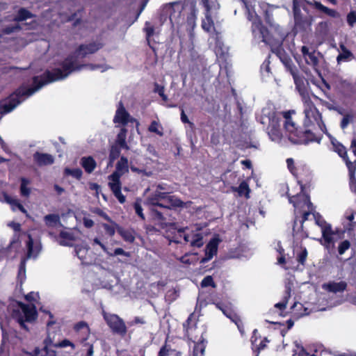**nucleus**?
<instances>
[{
    "mask_svg": "<svg viewBox=\"0 0 356 356\" xmlns=\"http://www.w3.org/2000/svg\"><path fill=\"white\" fill-rule=\"evenodd\" d=\"M44 222L48 228L63 227L60 222V217L57 213L47 214L43 218Z\"/></svg>",
    "mask_w": 356,
    "mask_h": 356,
    "instance_id": "c9c22d12",
    "label": "nucleus"
},
{
    "mask_svg": "<svg viewBox=\"0 0 356 356\" xmlns=\"http://www.w3.org/2000/svg\"><path fill=\"white\" fill-rule=\"evenodd\" d=\"M104 46V44L100 41H93L88 44H81L79 45L74 54L71 55H74L76 60L78 57L83 58L88 54H93L97 52L99 49L103 48Z\"/></svg>",
    "mask_w": 356,
    "mask_h": 356,
    "instance_id": "ddd939ff",
    "label": "nucleus"
},
{
    "mask_svg": "<svg viewBox=\"0 0 356 356\" xmlns=\"http://www.w3.org/2000/svg\"><path fill=\"white\" fill-rule=\"evenodd\" d=\"M301 53L305 59V63L312 67L315 71H318L319 60L317 55L321 54L320 52H317L315 50L310 51L309 48L307 46H302L301 47Z\"/></svg>",
    "mask_w": 356,
    "mask_h": 356,
    "instance_id": "f3484780",
    "label": "nucleus"
},
{
    "mask_svg": "<svg viewBox=\"0 0 356 356\" xmlns=\"http://www.w3.org/2000/svg\"><path fill=\"white\" fill-rule=\"evenodd\" d=\"M148 131L151 133L156 134L157 135L162 136L163 135V127L156 120H153L149 127Z\"/></svg>",
    "mask_w": 356,
    "mask_h": 356,
    "instance_id": "864d4df0",
    "label": "nucleus"
},
{
    "mask_svg": "<svg viewBox=\"0 0 356 356\" xmlns=\"http://www.w3.org/2000/svg\"><path fill=\"white\" fill-rule=\"evenodd\" d=\"M184 239L186 243H190L193 247L200 248L203 245V236L200 233L184 234Z\"/></svg>",
    "mask_w": 356,
    "mask_h": 356,
    "instance_id": "473e14b6",
    "label": "nucleus"
},
{
    "mask_svg": "<svg viewBox=\"0 0 356 356\" xmlns=\"http://www.w3.org/2000/svg\"><path fill=\"white\" fill-rule=\"evenodd\" d=\"M197 10L195 8V5L192 6L191 8V12L187 17V23L188 25H190L193 27L195 24V21H196V18H197Z\"/></svg>",
    "mask_w": 356,
    "mask_h": 356,
    "instance_id": "4d7b16f0",
    "label": "nucleus"
},
{
    "mask_svg": "<svg viewBox=\"0 0 356 356\" xmlns=\"http://www.w3.org/2000/svg\"><path fill=\"white\" fill-rule=\"evenodd\" d=\"M130 169L133 172H136L143 176L150 177L152 175V172L151 171H147L144 165L141 167H136L132 163V162L130 165Z\"/></svg>",
    "mask_w": 356,
    "mask_h": 356,
    "instance_id": "5fc2aeb1",
    "label": "nucleus"
},
{
    "mask_svg": "<svg viewBox=\"0 0 356 356\" xmlns=\"http://www.w3.org/2000/svg\"><path fill=\"white\" fill-rule=\"evenodd\" d=\"M348 170L349 179L351 182L356 183V160L354 162L350 161L348 156L343 159Z\"/></svg>",
    "mask_w": 356,
    "mask_h": 356,
    "instance_id": "a18cd8bd",
    "label": "nucleus"
},
{
    "mask_svg": "<svg viewBox=\"0 0 356 356\" xmlns=\"http://www.w3.org/2000/svg\"><path fill=\"white\" fill-rule=\"evenodd\" d=\"M61 68H54L52 70H47L42 74L33 77L31 86L29 88L24 86V100L29 97L43 86L65 79L71 73L79 71L84 67H88L91 70L103 68L99 64H79L74 55H68L59 63Z\"/></svg>",
    "mask_w": 356,
    "mask_h": 356,
    "instance_id": "f257e3e1",
    "label": "nucleus"
},
{
    "mask_svg": "<svg viewBox=\"0 0 356 356\" xmlns=\"http://www.w3.org/2000/svg\"><path fill=\"white\" fill-rule=\"evenodd\" d=\"M290 74L293 76L296 89L298 92L309 89V82L305 79L304 76L298 74V70L297 68L295 69V70L291 72Z\"/></svg>",
    "mask_w": 356,
    "mask_h": 356,
    "instance_id": "5701e85b",
    "label": "nucleus"
},
{
    "mask_svg": "<svg viewBox=\"0 0 356 356\" xmlns=\"http://www.w3.org/2000/svg\"><path fill=\"white\" fill-rule=\"evenodd\" d=\"M316 223L321 227L323 238L327 244H330L333 242L334 232L330 224H327L324 220H320L316 218Z\"/></svg>",
    "mask_w": 356,
    "mask_h": 356,
    "instance_id": "b1692460",
    "label": "nucleus"
},
{
    "mask_svg": "<svg viewBox=\"0 0 356 356\" xmlns=\"http://www.w3.org/2000/svg\"><path fill=\"white\" fill-rule=\"evenodd\" d=\"M22 100V86L5 99L0 101V113L6 114L12 111Z\"/></svg>",
    "mask_w": 356,
    "mask_h": 356,
    "instance_id": "1a4fd4ad",
    "label": "nucleus"
},
{
    "mask_svg": "<svg viewBox=\"0 0 356 356\" xmlns=\"http://www.w3.org/2000/svg\"><path fill=\"white\" fill-rule=\"evenodd\" d=\"M296 177L300 186L301 192H304L306 187L310 186L312 175L309 170L302 169V172H298Z\"/></svg>",
    "mask_w": 356,
    "mask_h": 356,
    "instance_id": "cd10ccee",
    "label": "nucleus"
},
{
    "mask_svg": "<svg viewBox=\"0 0 356 356\" xmlns=\"http://www.w3.org/2000/svg\"><path fill=\"white\" fill-rule=\"evenodd\" d=\"M143 31L145 33V38L148 46L152 49L154 52L156 51V48L151 44V38L154 34V27L151 24L150 22H146Z\"/></svg>",
    "mask_w": 356,
    "mask_h": 356,
    "instance_id": "c03bdc74",
    "label": "nucleus"
},
{
    "mask_svg": "<svg viewBox=\"0 0 356 356\" xmlns=\"http://www.w3.org/2000/svg\"><path fill=\"white\" fill-rule=\"evenodd\" d=\"M7 312L9 314L8 322L10 323L14 321L22 328V302L13 299L10 300L7 307Z\"/></svg>",
    "mask_w": 356,
    "mask_h": 356,
    "instance_id": "4468645a",
    "label": "nucleus"
},
{
    "mask_svg": "<svg viewBox=\"0 0 356 356\" xmlns=\"http://www.w3.org/2000/svg\"><path fill=\"white\" fill-rule=\"evenodd\" d=\"M353 115L350 113H346L343 115L341 122L340 127L342 129H345L348 127V124L353 122Z\"/></svg>",
    "mask_w": 356,
    "mask_h": 356,
    "instance_id": "0e129e2a",
    "label": "nucleus"
},
{
    "mask_svg": "<svg viewBox=\"0 0 356 356\" xmlns=\"http://www.w3.org/2000/svg\"><path fill=\"white\" fill-rule=\"evenodd\" d=\"M211 303L214 304L216 308L220 309L226 317L235 323L241 334L243 333L244 326L243 321L241 319V317L233 309L230 303H225L222 302H212Z\"/></svg>",
    "mask_w": 356,
    "mask_h": 356,
    "instance_id": "9d476101",
    "label": "nucleus"
},
{
    "mask_svg": "<svg viewBox=\"0 0 356 356\" xmlns=\"http://www.w3.org/2000/svg\"><path fill=\"white\" fill-rule=\"evenodd\" d=\"M307 250L305 247H301V252L297 254L296 259L298 262L304 266L306 262V259L307 257Z\"/></svg>",
    "mask_w": 356,
    "mask_h": 356,
    "instance_id": "e2e57ef3",
    "label": "nucleus"
},
{
    "mask_svg": "<svg viewBox=\"0 0 356 356\" xmlns=\"http://www.w3.org/2000/svg\"><path fill=\"white\" fill-rule=\"evenodd\" d=\"M289 198V201L295 208L302 207L307 205L308 209H312L313 204L310 201V197L309 195L305 194L304 192H301L296 195L291 196L289 193H286Z\"/></svg>",
    "mask_w": 356,
    "mask_h": 356,
    "instance_id": "dca6fc26",
    "label": "nucleus"
},
{
    "mask_svg": "<svg viewBox=\"0 0 356 356\" xmlns=\"http://www.w3.org/2000/svg\"><path fill=\"white\" fill-rule=\"evenodd\" d=\"M163 209H172L177 208H182L185 206L186 203L184 202L181 199L175 195H170L167 194V197L165 200Z\"/></svg>",
    "mask_w": 356,
    "mask_h": 356,
    "instance_id": "72a5a7b5",
    "label": "nucleus"
},
{
    "mask_svg": "<svg viewBox=\"0 0 356 356\" xmlns=\"http://www.w3.org/2000/svg\"><path fill=\"white\" fill-rule=\"evenodd\" d=\"M129 161L128 159L124 156H122L120 160L117 162L115 165V170L113 173H117L120 176H122L129 172Z\"/></svg>",
    "mask_w": 356,
    "mask_h": 356,
    "instance_id": "e433bc0d",
    "label": "nucleus"
},
{
    "mask_svg": "<svg viewBox=\"0 0 356 356\" xmlns=\"http://www.w3.org/2000/svg\"><path fill=\"white\" fill-rule=\"evenodd\" d=\"M252 31L255 38H258L261 42L270 46L271 51L280 58L289 73L297 68L293 63L289 55L282 47V44L275 40L268 29L263 25L259 19L253 21Z\"/></svg>",
    "mask_w": 356,
    "mask_h": 356,
    "instance_id": "f03ea898",
    "label": "nucleus"
},
{
    "mask_svg": "<svg viewBox=\"0 0 356 356\" xmlns=\"http://www.w3.org/2000/svg\"><path fill=\"white\" fill-rule=\"evenodd\" d=\"M134 118L131 117L129 112L124 108L123 103L120 102L113 118V122L120 124L122 126H126L129 122H132Z\"/></svg>",
    "mask_w": 356,
    "mask_h": 356,
    "instance_id": "a211bd4d",
    "label": "nucleus"
},
{
    "mask_svg": "<svg viewBox=\"0 0 356 356\" xmlns=\"http://www.w3.org/2000/svg\"><path fill=\"white\" fill-rule=\"evenodd\" d=\"M0 327H1V332H2V341H1V344L0 345V355H1L4 351V345L6 342V341L9 340V335L2 323H0Z\"/></svg>",
    "mask_w": 356,
    "mask_h": 356,
    "instance_id": "bf43d9fd",
    "label": "nucleus"
},
{
    "mask_svg": "<svg viewBox=\"0 0 356 356\" xmlns=\"http://www.w3.org/2000/svg\"><path fill=\"white\" fill-rule=\"evenodd\" d=\"M63 175L64 177L71 176L77 180H80L83 176V171L79 168L72 169L70 168H65L63 170Z\"/></svg>",
    "mask_w": 356,
    "mask_h": 356,
    "instance_id": "09e8293b",
    "label": "nucleus"
},
{
    "mask_svg": "<svg viewBox=\"0 0 356 356\" xmlns=\"http://www.w3.org/2000/svg\"><path fill=\"white\" fill-rule=\"evenodd\" d=\"M91 244L93 246L95 245H97L100 246L102 250L105 253H106L108 255H109L110 257H115V256H117V255H122V256H124V257H130V253L129 252L124 251L121 248H115L113 252H110L108 251L107 247L106 246V245L98 237H95V238H93Z\"/></svg>",
    "mask_w": 356,
    "mask_h": 356,
    "instance_id": "412c9836",
    "label": "nucleus"
},
{
    "mask_svg": "<svg viewBox=\"0 0 356 356\" xmlns=\"http://www.w3.org/2000/svg\"><path fill=\"white\" fill-rule=\"evenodd\" d=\"M304 106V124L307 129H312V132L327 134L326 125L323 120L321 113L315 106L312 99L302 102Z\"/></svg>",
    "mask_w": 356,
    "mask_h": 356,
    "instance_id": "20e7f679",
    "label": "nucleus"
},
{
    "mask_svg": "<svg viewBox=\"0 0 356 356\" xmlns=\"http://www.w3.org/2000/svg\"><path fill=\"white\" fill-rule=\"evenodd\" d=\"M293 15L295 29L299 31H306L309 29L312 22L313 17L312 16H303L301 14L300 8L296 6V1H293Z\"/></svg>",
    "mask_w": 356,
    "mask_h": 356,
    "instance_id": "f8f14e48",
    "label": "nucleus"
},
{
    "mask_svg": "<svg viewBox=\"0 0 356 356\" xmlns=\"http://www.w3.org/2000/svg\"><path fill=\"white\" fill-rule=\"evenodd\" d=\"M232 190L237 192L239 196L245 195L247 198L249 197L250 188L246 181H242L238 187L232 186Z\"/></svg>",
    "mask_w": 356,
    "mask_h": 356,
    "instance_id": "de8ad7c7",
    "label": "nucleus"
},
{
    "mask_svg": "<svg viewBox=\"0 0 356 356\" xmlns=\"http://www.w3.org/2000/svg\"><path fill=\"white\" fill-rule=\"evenodd\" d=\"M59 245L62 246H72V242L75 241V236L72 232L60 231L58 236H54Z\"/></svg>",
    "mask_w": 356,
    "mask_h": 356,
    "instance_id": "2f4dec72",
    "label": "nucleus"
},
{
    "mask_svg": "<svg viewBox=\"0 0 356 356\" xmlns=\"http://www.w3.org/2000/svg\"><path fill=\"white\" fill-rule=\"evenodd\" d=\"M74 250H75L76 256L81 261L82 264H88V263L85 261V258L83 255V253H86L87 252V250L81 245H76L75 247Z\"/></svg>",
    "mask_w": 356,
    "mask_h": 356,
    "instance_id": "69168bd1",
    "label": "nucleus"
},
{
    "mask_svg": "<svg viewBox=\"0 0 356 356\" xmlns=\"http://www.w3.org/2000/svg\"><path fill=\"white\" fill-rule=\"evenodd\" d=\"M345 218L348 221L347 224L343 225L346 231L351 232L354 229L356 222L355 221V212L353 210H348L346 212Z\"/></svg>",
    "mask_w": 356,
    "mask_h": 356,
    "instance_id": "49530a36",
    "label": "nucleus"
},
{
    "mask_svg": "<svg viewBox=\"0 0 356 356\" xmlns=\"http://www.w3.org/2000/svg\"><path fill=\"white\" fill-rule=\"evenodd\" d=\"M168 193L166 192H161V191H155L152 194H151L147 198V203L151 206V213L154 218L159 220H164L165 218H164L162 212L156 209V207H159L160 208H163L165 204L164 203L165 200L167 197Z\"/></svg>",
    "mask_w": 356,
    "mask_h": 356,
    "instance_id": "0eeeda50",
    "label": "nucleus"
},
{
    "mask_svg": "<svg viewBox=\"0 0 356 356\" xmlns=\"http://www.w3.org/2000/svg\"><path fill=\"white\" fill-rule=\"evenodd\" d=\"M350 248V242L348 240L341 241L338 246V253L342 255Z\"/></svg>",
    "mask_w": 356,
    "mask_h": 356,
    "instance_id": "338daca9",
    "label": "nucleus"
},
{
    "mask_svg": "<svg viewBox=\"0 0 356 356\" xmlns=\"http://www.w3.org/2000/svg\"><path fill=\"white\" fill-rule=\"evenodd\" d=\"M307 5L311 6L313 8H314L316 11H318L321 14H323L326 16L330 17L332 18H339L340 14L338 11L334 9L330 8L324 5H323L320 1L313 0V1H307L304 0Z\"/></svg>",
    "mask_w": 356,
    "mask_h": 356,
    "instance_id": "6ab92c4d",
    "label": "nucleus"
},
{
    "mask_svg": "<svg viewBox=\"0 0 356 356\" xmlns=\"http://www.w3.org/2000/svg\"><path fill=\"white\" fill-rule=\"evenodd\" d=\"M53 343L51 339L47 337L43 341L42 348H35L34 350V356H56V352L54 350H49V347Z\"/></svg>",
    "mask_w": 356,
    "mask_h": 356,
    "instance_id": "bb28decb",
    "label": "nucleus"
},
{
    "mask_svg": "<svg viewBox=\"0 0 356 356\" xmlns=\"http://www.w3.org/2000/svg\"><path fill=\"white\" fill-rule=\"evenodd\" d=\"M6 254L8 257L12 259L16 258L21 254V259L18 266V275L17 282V286L21 289L22 286V278L21 277V275L22 273V254L21 240L20 237H19V235H13V238L6 249Z\"/></svg>",
    "mask_w": 356,
    "mask_h": 356,
    "instance_id": "423d86ee",
    "label": "nucleus"
},
{
    "mask_svg": "<svg viewBox=\"0 0 356 356\" xmlns=\"http://www.w3.org/2000/svg\"><path fill=\"white\" fill-rule=\"evenodd\" d=\"M121 147L118 145H112L109 149L108 160L109 164H112L120 156Z\"/></svg>",
    "mask_w": 356,
    "mask_h": 356,
    "instance_id": "3c124183",
    "label": "nucleus"
},
{
    "mask_svg": "<svg viewBox=\"0 0 356 356\" xmlns=\"http://www.w3.org/2000/svg\"><path fill=\"white\" fill-rule=\"evenodd\" d=\"M158 356H182V353L168 340V337L165 343L161 347Z\"/></svg>",
    "mask_w": 356,
    "mask_h": 356,
    "instance_id": "aec40b11",
    "label": "nucleus"
},
{
    "mask_svg": "<svg viewBox=\"0 0 356 356\" xmlns=\"http://www.w3.org/2000/svg\"><path fill=\"white\" fill-rule=\"evenodd\" d=\"M193 314H191L187 321L186 323L184 324L186 330V335L187 337L194 343L193 356H204L206 348L207 341L203 336V332L200 331V336L194 334V332L197 331V323L191 325V318Z\"/></svg>",
    "mask_w": 356,
    "mask_h": 356,
    "instance_id": "39448f33",
    "label": "nucleus"
},
{
    "mask_svg": "<svg viewBox=\"0 0 356 356\" xmlns=\"http://www.w3.org/2000/svg\"><path fill=\"white\" fill-rule=\"evenodd\" d=\"M5 201L9 204L13 211L16 209L22 211V204L17 199H15L7 194L4 195Z\"/></svg>",
    "mask_w": 356,
    "mask_h": 356,
    "instance_id": "603ef678",
    "label": "nucleus"
},
{
    "mask_svg": "<svg viewBox=\"0 0 356 356\" xmlns=\"http://www.w3.org/2000/svg\"><path fill=\"white\" fill-rule=\"evenodd\" d=\"M291 111H285L282 113V116L285 119L284 127L288 133V137L290 141L295 144L308 145L312 143L320 144L323 138L321 133L312 132V129H307L303 124L302 127H297L291 119Z\"/></svg>",
    "mask_w": 356,
    "mask_h": 356,
    "instance_id": "7ed1b4c3",
    "label": "nucleus"
},
{
    "mask_svg": "<svg viewBox=\"0 0 356 356\" xmlns=\"http://www.w3.org/2000/svg\"><path fill=\"white\" fill-rule=\"evenodd\" d=\"M339 53L337 56V64L350 62L355 59V56L346 47V46L343 42L339 43Z\"/></svg>",
    "mask_w": 356,
    "mask_h": 356,
    "instance_id": "a878e982",
    "label": "nucleus"
},
{
    "mask_svg": "<svg viewBox=\"0 0 356 356\" xmlns=\"http://www.w3.org/2000/svg\"><path fill=\"white\" fill-rule=\"evenodd\" d=\"M259 338H260V336L258 335V330L254 329L251 337V343L252 346V350L256 353L255 356H258L261 350H264L266 347V343L269 342L267 337H264L263 340L260 341L259 344H257Z\"/></svg>",
    "mask_w": 356,
    "mask_h": 356,
    "instance_id": "393cba45",
    "label": "nucleus"
},
{
    "mask_svg": "<svg viewBox=\"0 0 356 356\" xmlns=\"http://www.w3.org/2000/svg\"><path fill=\"white\" fill-rule=\"evenodd\" d=\"M83 11V8L79 9L76 12L72 13L69 15L66 19L67 22H74L73 26H77L81 23V18L77 17L78 14Z\"/></svg>",
    "mask_w": 356,
    "mask_h": 356,
    "instance_id": "13d9d810",
    "label": "nucleus"
},
{
    "mask_svg": "<svg viewBox=\"0 0 356 356\" xmlns=\"http://www.w3.org/2000/svg\"><path fill=\"white\" fill-rule=\"evenodd\" d=\"M28 241H26L27 252L26 257H24V274L25 273V262L28 259H35L41 251L42 245L40 241H34L31 234H28Z\"/></svg>",
    "mask_w": 356,
    "mask_h": 356,
    "instance_id": "2eb2a0df",
    "label": "nucleus"
},
{
    "mask_svg": "<svg viewBox=\"0 0 356 356\" xmlns=\"http://www.w3.org/2000/svg\"><path fill=\"white\" fill-rule=\"evenodd\" d=\"M109 223L102 222L100 224V227L103 228L104 233L108 237H113L115 232H118V227H120V225L115 222L114 220L108 221Z\"/></svg>",
    "mask_w": 356,
    "mask_h": 356,
    "instance_id": "58836bf2",
    "label": "nucleus"
},
{
    "mask_svg": "<svg viewBox=\"0 0 356 356\" xmlns=\"http://www.w3.org/2000/svg\"><path fill=\"white\" fill-rule=\"evenodd\" d=\"M218 239H212L211 240L208 244L206 245V250L207 251H209L211 254H216L218 251Z\"/></svg>",
    "mask_w": 356,
    "mask_h": 356,
    "instance_id": "680f3d73",
    "label": "nucleus"
},
{
    "mask_svg": "<svg viewBox=\"0 0 356 356\" xmlns=\"http://www.w3.org/2000/svg\"><path fill=\"white\" fill-rule=\"evenodd\" d=\"M127 133V129L126 128H121L119 133L117 135L116 140L113 145H118L119 147H121L122 149H129V147L126 141Z\"/></svg>",
    "mask_w": 356,
    "mask_h": 356,
    "instance_id": "a19ab883",
    "label": "nucleus"
},
{
    "mask_svg": "<svg viewBox=\"0 0 356 356\" xmlns=\"http://www.w3.org/2000/svg\"><path fill=\"white\" fill-rule=\"evenodd\" d=\"M108 186L111 191L113 192L115 197L118 200V201L123 204L126 201L125 196L122 193V184L119 183H108Z\"/></svg>",
    "mask_w": 356,
    "mask_h": 356,
    "instance_id": "ea45409f",
    "label": "nucleus"
},
{
    "mask_svg": "<svg viewBox=\"0 0 356 356\" xmlns=\"http://www.w3.org/2000/svg\"><path fill=\"white\" fill-rule=\"evenodd\" d=\"M291 286L290 284L285 286L284 295L281 302H277L275 305V307L279 309L281 311L284 310L286 308L289 300L291 298Z\"/></svg>",
    "mask_w": 356,
    "mask_h": 356,
    "instance_id": "79ce46f5",
    "label": "nucleus"
},
{
    "mask_svg": "<svg viewBox=\"0 0 356 356\" xmlns=\"http://www.w3.org/2000/svg\"><path fill=\"white\" fill-rule=\"evenodd\" d=\"M331 143L332 145L333 151L336 152L342 159L348 156L347 149L342 143L336 139L332 140Z\"/></svg>",
    "mask_w": 356,
    "mask_h": 356,
    "instance_id": "37998d69",
    "label": "nucleus"
},
{
    "mask_svg": "<svg viewBox=\"0 0 356 356\" xmlns=\"http://www.w3.org/2000/svg\"><path fill=\"white\" fill-rule=\"evenodd\" d=\"M202 3L206 9V13H211V10L219 8L217 0H202Z\"/></svg>",
    "mask_w": 356,
    "mask_h": 356,
    "instance_id": "6e6d98bb",
    "label": "nucleus"
},
{
    "mask_svg": "<svg viewBox=\"0 0 356 356\" xmlns=\"http://www.w3.org/2000/svg\"><path fill=\"white\" fill-rule=\"evenodd\" d=\"M38 316L36 307L34 304H24V323L35 322Z\"/></svg>",
    "mask_w": 356,
    "mask_h": 356,
    "instance_id": "c756f323",
    "label": "nucleus"
},
{
    "mask_svg": "<svg viewBox=\"0 0 356 356\" xmlns=\"http://www.w3.org/2000/svg\"><path fill=\"white\" fill-rule=\"evenodd\" d=\"M290 74L293 76L296 89L298 92L309 89V82L305 79L304 76L298 74V70L297 68L295 69V70L291 72Z\"/></svg>",
    "mask_w": 356,
    "mask_h": 356,
    "instance_id": "4be33fe9",
    "label": "nucleus"
},
{
    "mask_svg": "<svg viewBox=\"0 0 356 356\" xmlns=\"http://www.w3.org/2000/svg\"><path fill=\"white\" fill-rule=\"evenodd\" d=\"M287 168L289 170V172L294 176L297 177L298 175V170L294 164V160L292 158H288L286 161Z\"/></svg>",
    "mask_w": 356,
    "mask_h": 356,
    "instance_id": "774afa93",
    "label": "nucleus"
},
{
    "mask_svg": "<svg viewBox=\"0 0 356 356\" xmlns=\"http://www.w3.org/2000/svg\"><path fill=\"white\" fill-rule=\"evenodd\" d=\"M102 316L112 332L121 337H124L127 332V326L124 321L117 314H108L102 311Z\"/></svg>",
    "mask_w": 356,
    "mask_h": 356,
    "instance_id": "6e6552de",
    "label": "nucleus"
},
{
    "mask_svg": "<svg viewBox=\"0 0 356 356\" xmlns=\"http://www.w3.org/2000/svg\"><path fill=\"white\" fill-rule=\"evenodd\" d=\"M33 160L39 166L49 165L54 163V158L47 153L36 152L33 154Z\"/></svg>",
    "mask_w": 356,
    "mask_h": 356,
    "instance_id": "7c9ffc66",
    "label": "nucleus"
},
{
    "mask_svg": "<svg viewBox=\"0 0 356 356\" xmlns=\"http://www.w3.org/2000/svg\"><path fill=\"white\" fill-rule=\"evenodd\" d=\"M80 165L88 174L92 173L97 167V162L92 156H83L80 160Z\"/></svg>",
    "mask_w": 356,
    "mask_h": 356,
    "instance_id": "f704fd0d",
    "label": "nucleus"
},
{
    "mask_svg": "<svg viewBox=\"0 0 356 356\" xmlns=\"http://www.w3.org/2000/svg\"><path fill=\"white\" fill-rule=\"evenodd\" d=\"M118 233L126 242L132 243L135 241V232L133 229H125L120 226V227H118Z\"/></svg>",
    "mask_w": 356,
    "mask_h": 356,
    "instance_id": "4c0bfd02",
    "label": "nucleus"
},
{
    "mask_svg": "<svg viewBox=\"0 0 356 356\" xmlns=\"http://www.w3.org/2000/svg\"><path fill=\"white\" fill-rule=\"evenodd\" d=\"M154 92L157 93L163 102H167L168 98L165 94V88L163 86L159 85L157 83H154Z\"/></svg>",
    "mask_w": 356,
    "mask_h": 356,
    "instance_id": "052dcab7",
    "label": "nucleus"
},
{
    "mask_svg": "<svg viewBox=\"0 0 356 356\" xmlns=\"http://www.w3.org/2000/svg\"><path fill=\"white\" fill-rule=\"evenodd\" d=\"M347 283L345 281H341L339 282H329L323 284L322 288L330 293H341L346 290Z\"/></svg>",
    "mask_w": 356,
    "mask_h": 356,
    "instance_id": "c85d7f7f",
    "label": "nucleus"
},
{
    "mask_svg": "<svg viewBox=\"0 0 356 356\" xmlns=\"http://www.w3.org/2000/svg\"><path fill=\"white\" fill-rule=\"evenodd\" d=\"M202 28L206 32H210L211 29L214 28V22L211 14L205 13V19L202 21Z\"/></svg>",
    "mask_w": 356,
    "mask_h": 356,
    "instance_id": "8fccbe9b",
    "label": "nucleus"
},
{
    "mask_svg": "<svg viewBox=\"0 0 356 356\" xmlns=\"http://www.w3.org/2000/svg\"><path fill=\"white\" fill-rule=\"evenodd\" d=\"M282 119L277 112L269 113V124L267 127L268 134L273 140L280 139L282 134L280 128Z\"/></svg>",
    "mask_w": 356,
    "mask_h": 356,
    "instance_id": "9b49d317",
    "label": "nucleus"
}]
</instances>
